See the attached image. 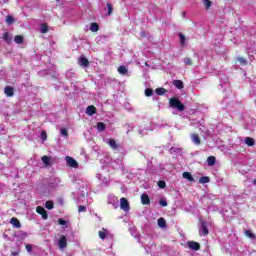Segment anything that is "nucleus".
Masks as SVG:
<instances>
[{"instance_id":"nucleus-45","label":"nucleus","mask_w":256,"mask_h":256,"mask_svg":"<svg viewBox=\"0 0 256 256\" xmlns=\"http://www.w3.org/2000/svg\"><path fill=\"white\" fill-rule=\"evenodd\" d=\"M58 223H59V225H67V221H65L61 218L58 219Z\"/></svg>"},{"instance_id":"nucleus-32","label":"nucleus","mask_w":256,"mask_h":256,"mask_svg":"<svg viewBox=\"0 0 256 256\" xmlns=\"http://www.w3.org/2000/svg\"><path fill=\"white\" fill-rule=\"evenodd\" d=\"M105 128H106L105 123H103V122H98V123H97V129H98V131H105Z\"/></svg>"},{"instance_id":"nucleus-43","label":"nucleus","mask_w":256,"mask_h":256,"mask_svg":"<svg viewBox=\"0 0 256 256\" xmlns=\"http://www.w3.org/2000/svg\"><path fill=\"white\" fill-rule=\"evenodd\" d=\"M159 204L161 205V207H167V200L160 199Z\"/></svg>"},{"instance_id":"nucleus-3","label":"nucleus","mask_w":256,"mask_h":256,"mask_svg":"<svg viewBox=\"0 0 256 256\" xmlns=\"http://www.w3.org/2000/svg\"><path fill=\"white\" fill-rule=\"evenodd\" d=\"M66 163L68 167H72L73 169H77L79 167L77 160L71 156H66Z\"/></svg>"},{"instance_id":"nucleus-37","label":"nucleus","mask_w":256,"mask_h":256,"mask_svg":"<svg viewBox=\"0 0 256 256\" xmlns=\"http://www.w3.org/2000/svg\"><path fill=\"white\" fill-rule=\"evenodd\" d=\"M184 63L186 65H188L189 67H191V65H193V60H191V58H189V57H186V58H184Z\"/></svg>"},{"instance_id":"nucleus-22","label":"nucleus","mask_w":256,"mask_h":256,"mask_svg":"<svg viewBox=\"0 0 256 256\" xmlns=\"http://www.w3.org/2000/svg\"><path fill=\"white\" fill-rule=\"evenodd\" d=\"M183 179H187V181H195L193 179V176L191 175V172H184L182 173Z\"/></svg>"},{"instance_id":"nucleus-25","label":"nucleus","mask_w":256,"mask_h":256,"mask_svg":"<svg viewBox=\"0 0 256 256\" xmlns=\"http://www.w3.org/2000/svg\"><path fill=\"white\" fill-rule=\"evenodd\" d=\"M118 73H120V75H127L128 73L127 67L125 66L118 67Z\"/></svg>"},{"instance_id":"nucleus-27","label":"nucleus","mask_w":256,"mask_h":256,"mask_svg":"<svg viewBox=\"0 0 256 256\" xmlns=\"http://www.w3.org/2000/svg\"><path fill=\"white\" fill-rule=\"evenodd\" d=\"M244 235L249 239H255V234L251 230H245Z\"/></svg>"},{"instance_id":"nucleus-38","label":"nucleus","mask_w":256,"mask_h":256,"mask_svg":"<svg viewBox=\"0 0 256 256\" xmlns=\"http://www.w3.org/2000/svg\"><path fill=\"white\" fill-rule=\"evenodd\" d=\"M158 187L160 189H165V187H167V183H165V181H163V180H160V181H158Z\"/></svg>"},{"instance_id":"nucleus-48","label":"nucleus","mask_w":256,"mask_h":256,"mask_svg":"<svg viewBox=\"0 0 256 256\" xmlns=\"http://www.w3.org/2000/svg\"><path fill=\"white\" fill-rule=\"evenodd\" d=\"M56 1H59V0H56Z\"/></svg>"},{"instance_id":"nucleus-10","label":"nucleus","mask_w":256,"mask_h":256,"mask_svg":"<svg viewBox=\"0 0 256 256\" xmlns=\"http://www.w3.org/2000/svg\"><path fill=\"white\" fill-rule=\"evenodd\" d=\"M141 203L142 205H151V199L149 198V195L143 193L141 195Z\"/></svg>"},{"instance_id":"nucleus-30","label":"nucleus","mask_w":256,"mask_h":256,"mask_svg":"<svg viewBox=\"0 0 256 256\" xmlns=\"http://www.w3.org/2000/svg\"><path fill=\"white\" fill-rule=\"evenodd\" d=\"M155 93L158 95H165V93H167V89L165 88H156Z\"/></svg>"},{"instance_id":"nucleus-12","label":"nucleus","mask_w":256,"mask_h":256,"mask_svg":"<svg viewBox=\"0 0 256 256\" xmlns=\"http://www.w3.org/2000/svg\"><path fill=\"white\" fill-rule=\"evenodd\" d=\"M191 139L195 145H201V138L199 137V134L197 133L191 134Z\"/></svg>"},{"instance_id":"nucleus-7","label":"nucleus","mask_w":256,"mask_h":256,"mask_svg":"<svg viewBox=\"0 0 256 256\" xmlns=\"http://www.w3.org/2000/svg\"><path fill=\"white\" fill-rule=\"evenodd\" d=\"M200 235H209V228H207V222L202 221L199 229Z\"/></svg>"},{"instance_id":"nucleus-15","label":"nucleus","mask_w":256,"mask_h":256,"mask_svg":"<svg viewBox=\"0 0 256 256\" xmlns=\"http://www.w3.org/2000/svg\"><path fill=\"white\" fill-rule=\"evenodd\" d=\"M108 145L113 149L114 151L119 149V144L115 141V139H109L108 140Z\"/></svg>"},{"instance_id":"nucleus-18","label":"nucleus","mask_w":256,"mask_h":256,"mask_svg":"<svg viewBox=\"0 0 256 256\" xmlns=\"http://www.w3.org/2000/svg\"><path fill=\"white\" fill-rule=\"evenodd\" d=\"M246 145H248V147H253V145H255V139L251 138V137H246L244 139Z\"/></svg>"},{"instance_id":"nucleus-24","label":"nucleus","mask_w":256,"mask_h":256,"mask_svg":"<svg viewBox=\"0 0 256 256\" xmlns=\"http://www.w3.org/2000/svg\"><path fill=\"white\" fill-rule=\"evenodd\" d=\"M24 38L21 35H16L14 38V42L17 43V45H21V43H23Z\"/></svg>"},{"instance_id":"nucleus-5","label":"nucleus","mask_w":256,"mask_h":256,"mask_svg":"<svg viewBox=\"0 0 256 256\" xmlns=\"http://www.w3.org/2000/svg\"><path fill=\"white\" fill-rule=\"evenodd\" d=\"M187 246H188V249H191V251H199L201 249V244L195 241H188Z\"/></svg>"},{"instance_id":"nucleus-28","label":"nucleus","mask_w":256,"mask_h":256,"mask_svg":"<svg viewBox=\"0 0 256 256\" xmlns=\"http://www.w3.org/2000/svg\"><path fill=\"white\" fill-rule=\"evenodd\" d=\"M203 5L205 6V9L209 10L211 9V5H213V2H211V0H203Z\"/></svg>"},{"instance_id":"nucleus-42","label":"nucleus","mask_w":256,"mask_h":256,"mask_svg":"<svg viewBox=\"0 0 256 256\" xmlns=\"http://www.w3.org/2000/svg\"><path fill=\"white\" fill-rule=\"evenodd\" d=\"M85 211H87V207H86V206L80 205V206L78 207V212H79V213H83V212H85Z\"/></svg>"},{"instance_id":"nucleus-26","label":"nucleus","mask_w":256,"mask_h":256,"mask_svg":"<svg viewBox=\"0 0 256 256\" xmlns=\"http://www.w3.org/2000/svg\"><path fill=\"white\" fill-rule=\"evenodd\" d=\"M54 207H55V204L53 203V201H51V200L46 201V203H45L46 209L51 211V209H53Z\"/></svg>"},{"instance_id":"nucleus-41","label":"nucleus","mask_w":256,"mask_h":256,"mask_svg":"<svg viewBox=\"0 0 256 256\" xmlns=\"http://www.w3.org/2000/svg\"><path fill=\"white\" fill-rule=\"evenodd\" d=\"M40 137H41L42 141H47V132L42 131L40 134Z\"/></svg>"},{"instance_id":"nucleus-17","label":"nucleus","mask_w":256,"mask_h":256,"mask_svg":"<svg viewBox=\"0 0 256 256\" xmlns=\"http://www.w3.org/2000/svg\"><path fill=\"white\" fill-rule=\"evenodd\" d=\"M158 226L160 229H167V221H165V218L158 219Z\"/></svg>"},{"instance_id":"nucleus-46","label":"nucleus","mask_w":256,"mask_h":256,"mask_svg":"<svg viewBox=\"0 0 256 256\" xmlns=\"http://www.w3.org/2000/svg\"><path fill=\"white\" fill-rule=\"evenodd\" d=\"M10 255H11V256H18V255H19V252H11Z\"/></svg>"},{"instance_id":"nucleus-40","label":"nucleus","mask_w":256,"mask_h":256,"mask_svg":"<svg viewBox=\"0 0 256 256\" xmlns=\"http://www.w3.org/2000/svg\"><path fill=\"white\" fill-rule=\"evenodd\" d=\"M60 133H61V135H63V137H69V132L67 131L66 128H62L60 130Z\"/></svg>"},{"instance_id":"nucleus-21","label":"nucleus","mask_w":256,"mask_h":256,"mask_svg":"<svg viewBox=\"0 0 256 256\" xmlns=\"http://www.w3.org/2000/svg\"><path fill=\"white\" fill-rule=\"evenodd\" d=\"M216 161H217V159L215 158V156H209L207 158V163H208L209 167H213V165H215Z\"/></svg>"},{"instance_id":"nucleus-2","label":"nucleus","mask_w":256,"mask_h":256,"mask_svg":"<svg viewBox=\"0 0 256 256\" xmlns=\"http://www.w3.org/2000/svg\"><path fill=\"white\" fill-rule=\"evenodd\" d=\"M120 209L126 213L131 210V207L129 206V200H127V198L123 197L120 199Z\"/></svg>"},{"instance_id":"nucleus-39","label":"nucleus","mask_w":256,"mask_h":256,"mask_svg":"<svg viewBox=\"0 0 256 256\" xmlns=\"http://www.w3.org/2000/svg\"><path fill=\"white\" fill-rule=\"evenodd\" d=\"M237 61L240 63V65H247V60L243 57H238Z\"/></svg>"},{"instance_id":"nucleus-44","label":"nucleus","mask_w":256,"mask_h":256,"mask_svg":"<svg viewBox=\"0 0 256 256\" xmlns=\"http://www.w3.org/2000/svg\"><path fill=\"white\" fill-rule=\"evenodd\" d=\"M26 250L28 253H31V251H33V246L31 244H26Z\"/></svg>"},{"instance_id":"nucleus-6","label":"nucleus","mask_w":256,"mask_h":256,"mask_svg":"<svg viewBox=\"0 0 256 256\" xmlns=\"http://www.w3.org/2000/svg\"><path fill=\"white\" fill-rule=\"evenodd\" d=\"M59 249H65L67 247V236L61 235L58 240Z\"/></svg>"},{"instance_id":"nucleus-14","label":"nucleus","mask_w":256,"mask_h":256,"mask_svg":"<svg viewBox=\"0 0 256 256\" xmlns=\"http://www.w3.org/2000/svg\"><path fill=\"white\" fill-rule=\"evenodd\" d=\"M86 113L89 115V116H93L95 115V113H97V108H95L94 105H90L86 108Z\"/></svg>"},{"instance_id":"nucleus-35","label":"nucleus","mask_w":256,"mask_h":256,"mask_svg":"<svg viewBox=\"0 0 256 256\" xmlns=\"http://www.w3.org/2000/svg\"><path fill=\"white\" fill-rule=\"evenodd\" d=\"M145 96H146V97H151V96H153V89H151V88L145 89Z\"/></svg>"},{"instance_id":"nucleus-20","label":"nucleus","mask_w":256,"mask_h":256,"mask_svg":"<svg viewBox=\"0 0 256 256\" xmlns=\"http://www.w3.org/2000/svg\"><path fill=\"white\" fill-rule=\"evenodd\" d=\"M90 31H91L92 33H97V31H99V24H97V23H95V22L91 23V25H90Z\"/></svg>"},{"instance_id":"nucleus-16","label":"nucleus","mask_w":256,"mask_h":256,"mask_svg":"<svg viewBox=\"0 0 256 256\" xmlns=\"http://www.w3.org/2000/svg\"><path fill=\"white\" fill-rule=\"evenodd\" d=\"M172 85H174L176 89H183V87H185L181 80H173Z\"/></svg>"},{"instance_id":"nucleus-34","label":"nucleus","mask_w":256,"mask_h":256,"mask_svg":"<svg viewBox=\"0 0 256 256\" xmlns=\"http://www.w3.org/2000/svg\"><path fill=\"white\" fill-rule=\"evenodd\" d=\"M106 6L108 8V15H113V4L108 2Z\"/></svg>"},{"instance_id":"nucleus-47","label":"nucleus","mask_w":256,"mask_h":256,"mask_svg":"<svg viewBox=\"0 0 256 256\" xmlns=\"http://www.w3.org/2000/svg\"><path fill=\"white\" fill-rule=\"evenodd\" d=\"M253 184L256 185V179L253 180Z\"/></svg>"},{"instance_id":"nucleus-13","label":"nucleus","mask_w":256,"mask_h":256,"mask_svg":"<svg viewBox=\"0 0 256 256\" xmlns=\"http://www.w3.org/2000/svg\"><path fill=\"white\" fill-rule=\"evenodd\" d=\"M10 223L11 225H13V227H16V229H21V222L19 221V219L12 217L10 219Z\"/></svg>"},{"instance_id":"nucleus-1","label":"nucleus","mask_w":256,"mask_h":256,"mask_svg":"<svg viewBox=\"0 0 256 256\" xmlns=\"http://www.w3.org/2000/svg\"><path fill=\"white\" fill-rule=\"evenodd\" d=\"M169 106L172 109H177V111H185V104L179 100V98H170L169 99Z\"/></svg>"},{"instance_id":"nucleus-23","label":"nucleus","mask_w":256,"mask_h":256,"mask_svg":"<svg viewBox=\"0 0 256 256\" xmlns=\"http://www.w3.org/2000/svg\"><path fill=\"white\" fill-rule=\"evenodd\" d=\"M210 181H211V178H209V176H202L198 180V183L205 184V183H209Z\"/></svg>"},{"instance_id":"nucleus-29","label":"nucleus","mask_w":256,"mask_h":256,"mask_svg":"<svg viewBox=\"0 0 256 256\" xmlns=\"http://www.w3.org/2000/svg\"><path fill=\"white\" fill-rule=\"evenodd\" d=\"M6 23H7L8 25H13V23H15V18H14L13 16H11V15H8V16L6 17Z\"/></svg>"},{"instance_id":"nucleus-11","label":"nucleus","mask_w":256,"mask_h":256,"mask_svg":"<svg viewBox=\"0 0 256 256\" xmlns=\"http://www.w3.org/2000/svg\"><path fill=\"white\" fill-rule=\"evenodd\" d=\"M78 63L81 67H88L89 66V59L85 58V56H81L78 60Z\"/></svg>"},{"instance_id":"nucleus-9","label":"nucleus","mask_w":256,"mask_h":256,"mask_svg":"<svg viewBox=\"0 0 256 256\" xmlns=\"http://www.w3.org/2000/svg\"><path fill=\"white\" fill-rule=\"evenodd\" d=\"M2 39L5 41V43H7V45H11L13 43V38L9 32H5L2 36Z\"/></svg>"},{"instance_id":"nucleus-4","label":"nucleus","mask_w":256,"mask_h":256,"mask_svg":"<svg viewBox=\"0 0 256 256\" xmlns=\"http://www.w3.org/2000/svg\"><path fill=\"white\" fill-rule=\"evenodd\" d=\"M36 213H38V215H41L42 219L44 220L49 219V214L47 213V210L43 208V206H37Z\"/></svg>"},{"instance_id":"nucleus-19","label":"nucleus","mask_w":256,"mask_h":256,"mask_svg":"<svg viewBox=\"0 0 256 256\" xmlns=\"http://www.w3.org/2000/svg\"><path fill=\"white\" fill-rule=\"evenodd\" d=\"M99 238L102 239V241H105V238L107 237V229L103 228L101 231L98 232Z\"/></svg>"},{"instance_id":"nucleus-36","label":"nucleus","mask_w":256,"mask_h":256,"mask_svg":"<svg viewBox=\"0 0 256 256\" xmlns=\"http://www.w3.org/2000/svg\"><path fill=\"white\" fill-rule=\"evenodd\" d=\"M179 37H180V43L181 45H185V41L187 40V37H185L183 35V33H179Z\"/></svg>"},{"instance_id":"nucleus-33","label":"nucleus","mask_w":256,"mask_h":256,"mask_svg":"<svg viewBox=\"0 0 256 256\" xmlns=\"http://www.w3.org/2000/svg\"><path fill=\"white\" fill-rule=\"evenodd\" d=\"M42 162L44 163V165H49V163H51V158H49V156L45 155L42 157Z\"/></svg>"},{"instance_id":"nucleus-8","label":"nucleus","mask_w":256,"mask_h":256,"mask_svg":"<svg viewBox=\"0 0 256 256\" xmlns=\"http://www.w3.org/2000/svg\"><path fill=\"white\" fill-rule=\"evenodd\" d=\"M4 93L6 97H13V95H15V89L11 86H6L4 88Z\"/></svg>"},{"instance_id":"nucleus-31","label":"nucleus","mask_w":256,"mask_h":256,"mask_svg":"<svg viewBox=\"0 0 256 256\" xmlns=\"http://www.w3.org/2000/svg\"><path fill=\"white\" fill-rule=\"evenodd\" d=\"M41 33H49V26L47 24H42L41 25Z\"/></svg>"}]
</instances>
